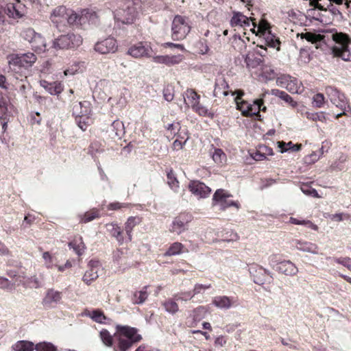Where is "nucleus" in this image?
Returning <instances> with one entry per match:
<instances>
[{
    "label": "nucleus",
    "mask_w": 351,
    "mask_h": 351,
    "mask_svg": "<svg viewBox=\"0 0 351 351\" xmlns=\"http://www.w3.org/2000/svg\"><path fill=\"white\" fill-rule=\"evenodd\" d=\"M9 71L15 74L22 73L31 67L36 61V56L33 53L12 54L8 56Z\"/></svg>",
    "instance_id": "obj_1"
},
{
    "label": "nucleus",
    "mask_w": 351,
    "mask_h": 351,
    "mask_svg": "<svg viewBox=\"0 0 351 351\" xmlns=\"http://www.w3.org/2000/svg\"><path fill=\"white\" fill-rule=\"evenodd\" d=\"M117 331L119 332L118 343L114 348V351H128L131 346L141 340V335L137 334L134 328L127 326H117Z\"/></svg>",
    "instance_id": "obj_2"
},
{
    "label": "nucleus",
    "mask_w": 351,
    "mask_h": 351,
    "mask_svg": "<svg viewBox=\"0 0 351 351\" xmlns=\"http://www.w3.org/2000/svg\"><path fill=\"white\" fill-rule=\"evenodd\" d=\"M332 39L335 43L331 47L333 56L344 61H351V49L349 47L350 40L348 35L336 32L332 34Z\"/></svg>",
    "instance_id": "obj_3"
},
{
    "label": "nucleus",
    "mask_w": 351,
    "mask_h": 351,
    "mask_svg": "<svg viewBox=\"0 0 351 351\" xmlns=\"http://www.w3.org/2000/svg\"><path fill=\"white\" fill-rule=\"evenodd\" d=\"M235 93L237 94L234 99L237 109L241 112L243 115L246 117L258 115L260 110L265 111L266 110L265 106H263V108H261L263 104L262 99H256L254 101L253 104H250L246 101L241 100V97L244 94L242 90L233 92L232 95H234Z\"/></svg>",
    "instance_id": "obj_4"
},
{
    "label": "nucleus",
    "mask_w": 351,
    "mask_h": 351,
    "mask_svg": "<svg viewBox=\"0 0 351 351\" xmlns=\"http://www.w3.org/2000/svg\"><path fill=\"white\" fill-rule=\"evenodd\" d=\"M191 29L189 19L180 15H176L171 23V37L174 40H183Z\"/></svg>",
    "instance_id": "obj_5"
},
{
    "label": "nucleus",
    "mask_w": 351,
    "mask_h": 351,
    "mask_svg": "<svg viewBox=\"0 0 351 351\" xmlns=\"http://www.w3.org/2000/svg\"><path fill=\"white\" fill-rule=\"evenodd\" d=\"M21 36L31 45L34 51L44 52L47 50L45 38L40 34L36 32L34 29L30 27L24 29L21 33Z\"/></svg>",
    "instance_id": "obj_6"
},
{
    "label": "nucleus",
    "mask_w": 351,
    "mask_h": 351,
    "mask_svg": "<svg viewBox=\"0 0 351 351\" xmlns=\"http://www.w3.org/2000/svg\"><path fill=\"white\" fill-rule=\"evenodd\" d=\"M325 92L330 102L342 111L336 115V118L338 119L346 114V111L350 106L344 94L332 86L326 87Z\"/></svg>",
    "instance_id": "obj_7"
},
{
    "label": "nucleus",
    "mask_w": 351,
    "mask_h": 351,
    "mask_svg": "<svg viewBox=\"0 0 351 351\" xmlns=\"http://www.w3.org/2000/svg\"><path fill=\"white\" fill-rule=\"evenodd\" d=\"M82 42V37L80 34L70 33L54 40L53 47L55 49H71L80 47Z\"/></svg>",
    "instance_id": "obj_8"
},
{
    "label": "nucleus",
    "mask_w": 351,
    "mask_h": 351,
    "mask_svg": "<svg viewBox=\"0 0 351 351\" xmlns=\"http://www.w3.org/2000/svg\"><path fill=\"white\" fill-rule=\"evenodd\" d=\"M232 195L223 189H218L214 193L213 197V202L214 205H217L221 210H226L230 206H234L237 209L240 208L239 203L238 202L230 199Z\"/></svg>",
    "instance_id": "obj_9"
},
{
    "label": "nucleus",
    "mask_w": 351,
    "mask_h": 351,
    "mask_svg": "<svg viewBox=\"0 0 351 351\" xmlns=\"http://www.w3.org/2000/svg\"><path fill=\"white\" fill-rule=\"evenodd\" d=\"M276 84L291 93H301L303 90L301 82L289 75H282L278 77Z\"/></svg>",
    "instance_id": "obj_10"
},
{
    "label": "nucleus",
    "mask_w": 351,
    "mask_h": 351,
    "mask_svg": "<svg viewBox=\"0 0 351 351\" xmlns=\"http://www.w3.org/2000/svg\"><path fill=\"white\" fill-rule=\"evenodd\" d=\"M136 9L133 6L127 5L125 8H119L114 12L116 21L123 24H131L136 18Z\"/></svg>",
    "instance_id": "obj_11"
},
{
    "label": "nucleus",
    "mask_w": 351,
    "mask_h": 351,
    "mask_svg": "<svg viewBox=\"0 0 351 351\" xmlns=\"http://www.w3.org/2000/svg\"><path fill=\"white\" fill-rule=\"evenodd\" d=\"M192 217L188 213H181L175 217L169 229L171 232L180 234L187 229L189 223L191 221Z\"/></svg>",
    "instance_id": "obj_12"
},
{
    "label": "nucleus",
    "mask_w": 351,
    "mask_h": 351,
    "mask_svg": "<svg viewBox=\"0 0 351 351\" xmlns=\"http://www.w3.org/2000/svg\"><path fill=\"white\" fill-rule=\"evenodd\" d=\"M101 271L102 266L99 261H90L88 265V269L83 276L84 282L87 285H90L99 277V273Z\"/></svg>",
    "instance_id": "obj_13"
},
{
    "label": "nucleus",
    "mask_w": 351,
    "mask_h": 351,
    "mask_svg": "<svg viewBox=\"0 0 351 351\" xmlns=\"http://www.w3.org/2000/svg\"><path fill=\"white\" fill-rule=\"evenodd\" d=\"M189 189L198 199L208 197L211 193L210 188L199 180L191 181Z\"/></svg>",
    "instance_id": "obj_14"
},
{
    "label": "nucleus",
    "mask_w": 351,
    "mask_h": 351,
    "mask_svg": "<svg viewBox=\"0 0 351 351\" xmlns=\"http://www.w3.org/2000/svg\"><path fill=\"white\" fill-rule=\"evenodd\" d=\"M117 41L113 38H107L95 45V50L101 54L114 53L117 51Z\"/></svg>",
    "instance_id": "obj_15"
},
{
    "label": "nucleus",
    "mask_w": 351,
    "mask_h": 351,
    "mask_svg": "<svg viewBox=\"0 0 351 351\" xmlns=\"http://www.w3.org/2000/svg\"><path fill=\"white\" fill-rule=\"evenodd\" d=\"M230 22L233 27H249L250 31L255 32L254 21L241 12L234 13Z\"/></svg>",
    "instance_id": "obj_16"
},
{
    "label": "nucleus",
    "mask_w": 351,
    "mask_h": 351,
    "mask_svg": "<svg viewBox=\"0 0 351 351\" xmlns=\"http://www.w3.org/2000/svg\"><path fill=\"white\" fill-rule=\"evenodd\" d=\"M212 302L215 306L223 310H228L237 305V300L234 297L226 295L215 296Z\"/></svg>",
    "instance_id": "obj_17"
},
{
    "label": "nucleus",
    "mask_w": 351,
    "mask_h": 351,
    "mask_svg": "<svg viewBox=\"0 0 351 351\" xmlns=\"http://www.w3.org/2000/svg\"><path fill=\"white\" fill-rule=\"evenodd\" d=\"M68 10L64 6H60L54 9L51 20L57 27L64 25L66 23Z\"/></svg>",
    "instance_id": "obj_18"
},
{
    "label": "nucleus",
    "mask_w": 351,
    "mask_h": 351,
    "mask_svg": "<svg viewBox=\"0 0 351 351\" xmlns=\"http://www.w3.org/2000/svg\"><path fill=\"white\" fill-rule=\"evenodd\" d=\"M6 12L9 17L20 19L25 14V5L19 0H16V3H10L7 5Z\"/></svg>",
    "instance_id": "obj_19"
},
{
    "label": "nucleus",
    "mask_w": 351,
    "mask_h": 351,
    "mask_svg": "<svg viewBox=\"0 0 351 351\" xmlns=\"http://www.w3.org/2000/svg\"><path fill=\"white\" fill-rule=\"evenodd\" d=\"M62 299V293L54 290L49 289L47 291L45 296L43 299V304L44 306L50 308L56 306Z\"/></svg>",
    "instance_id": "obj_20"
},
{
    "label": "nucleus",
    "mask_w": 351,
    "mask_h": 351,
    "mask_svg": "<svg viewBox=\"0 0 351 351\" xmlns=\"http://www.w3.org/2000/svg\"><path fill=\"white\" fill-rule=\"evenodd\" d=\"M72 112L76 118L88 115L90 112V104L87 101H74L72 104Z\"/></svg>",
    "instance_id": "obj_21"
},
{
    "label": "nucleus",
    "mask_w": 351,
    "mask_h": 351,
    "mask_svg": "<svg viewBox=\"0 0 351 351\" xmlns=\"http://www.w3.org/2000/svg\"><path fill=\"white\" fill-rule=\"evenodd\" d=\"M276 270L287 276H295L298 272V267L290 261H283L278 263Z\"/></svg>",
    "instance_id": "obj_22"
},
{
    "label": "nucleus",
    "mask_w": 351,
    "mask_h": 351,
    "mask_svg": "<svg viewBox=\"0 0 351 351\" xmlns=\"http://www.w3.org/2000/svg\"><path fill=\"white\" fill-rule=\"evenodd\" d=\"M294 246L300 251L311 253L313 254H318L319 247L315 243L302 240H295L294 241Z\"/></svg>",
    "instance_id": "obj_23"
},
{
    "label": "nucleus",
    "mask_w": 351,
    "mask_h": 351,
    "mask_svg": "<svg viewBox=\"0 0 351 351\" xmlns=\"http://www.w3.org/2000/svg\"><path fill=\"white\" fill-rule=\"evenodd\" d=\"M13 109L14 106L10 103L9 97L0 92V117H2V115L12 116Z\"/></svg>",
    "instance_id": "obj_24"
},
{
    "label": "nucleus",
    "mask_w": 351,
    "mask_h": 351,
    "mask_svg": "<svg viewBox=\"0 0 351 351\" xmlns=\"http://www.w3.org/2000/svg\"><path fill=\"white\" fill-rule=\"evenodd\" d=\"M128 54L135 58H139L148 55L149 48L142 43L132 46L128 51Z\"/></svg>",
    "instance_id": "obj_25"
},
{
    "label": "nucleus",
    "mask_w": 351,
    "mask_h": 351,
    "mask_svg": "<svg viewBox=\"0 0 351 351\" xmlns=\"http://www.w3.org/2000/svg\"><path fill=\"white\" fill-rule=\"evenodd\" d=\"M40 84L51 95H58L63 90V86L60 82H54L50 83L46 80H41Z\"/></svg>",
    "instance_id": "obj_26"
},
{
    "label": "nucleus",
    "mask_w": 351,
    "mask_h": 351,
    "mask_svg": "<svg viewBox=\"0 0 351 351\" xmlns=\"http://www.w3.org/2000/svg\"><path fill=\"white\" fill-rule=\"evenodd\" d=\"M108 232L116 239V240L122 244L124 242V237L121 228L117 223H111L106 224Z\"/></svg>",
    "instance_id": "obj_27"
},
{
    "label": "nucleus",
    "mask_w": 351,
    "mask_h": 351,
    "mask_svg": "<svg viewBox=\"0 0 351 351\" xmlns=\"http://www.w3.org/2000/svg\"><path fill=\"white\" fill-rule=\"evenodd\" d=\"M71 249H73L75 253L81 256L84 254L86 246L81 237H75L72 241L69 243Z\"/></svg>",
    "instance_id": "obj_28"
},
{
    "label": "nucleus",
    "mask_w": 351,
    "mask_h": 351,
    "mask_svg": "<svg viewBox=\"0 0 351 351\" xmlns=\"http://www.w3.org/2000/svg\"><path fill=\"white\" fill-rule=\"evenodd\" d=\"M184 252H188V250L181 243L175 242L170 245L165 253V256H176Z\"/></svg>",
    "instance_id": "obj_29"
},
{
    "label": "nucleus",
    "mask_w": 351,
    "mask_h": 351,
    "mask_svg": "<svg viewBox=\"0 0 351 351\" xmlns=\"http://www.w3.org/2000/svg\"><path fill=\"white\" fill-rule=\"evenodd\" d=\"M43 259L44 261V265L47 269H53L58 266V258L55 254H51L49 252H45L42 254Z\"/></svg>",
    "instance_id": "obj_30"
},
{
    "label": "nucleus",
    "mask_w": 351,
    "mask_h": 351,
    "mask_svg": "<svg viewBox=\"0 0 351 351\" xmlns=\"http://www.w3.org/2000/svg\"><path fill=\"white\" fill-rule=\"evenodd\" d=\"M141 222V219L137 217H130L125 223V230L128 237V241H131L132 239L133 228Z\"/></svg>",
    "instance_id": "obj_31"
},
{
    "label": "nucleus",
    "mask_w": 351,
    "mask_h": 351,
    "mask_svg": "<svg viewBox=\"0 0 351 351\" xmlns=\"http://www.w3.org/2000/svg\"><path fill=\"white\" fill-rule=\"evenodd\" d=\"M111 135L121 138L125 133L124 125L122 121L116 120L112 122L110 127Z\"/></svg>",
    "instance_id": "obj_32"
},
{
    "label": "nucleus",
    "mask_w": 351,
    "mask_h": 351,
    "mask_svg": "<svg viewBox=\"0 0 351 351\" xmlns=\"http://www.w3.org/2000/svg\"><path fill=\"white\" fill-rule=\"evenodd\" d=\"M111 86V82L108 80H100L97 82L95 88V93H102L104 95H106L109 93Z\"/></svg>",
    "instance_id": "obj_33"
},
{
    "label": "nucleus",
    "mask_w": 351,
    "mask_h": 351,
    "mask_svg": "<svg viewBox=\"0 0 351 351\" xmlns=\"http://www.w3.org/2000/svg\"><path fill=\"white\" fill-rule=\"evenodd\" d=\"M176 301L177 300L174 299V297L173 298L166 300L162 303L165 311L172 315L178 313L179 311V307Z\"/></svg>",
    "instance_id": "obj_34"
},
{
    "label": "nucleus",
    "mask_w": 351,
    "mask_h": 351,
    "mask_svg": "<svg viewBox=\"0 0 351 351\" xmlns=\"http://www.w3.org/2000/svg\"><path fill=\"white\" fill-rule=\"evenodd\" d=\"M147 287H144L141 290L136 291L133 296V302L134 304H143L147 298L149 293L147 291Z\"/></svg>",
    "instance_id": "obj_35"
},
{
    "label": "nucleus",
    "mask_w": 351,
    "mask_h": 351,
    "mask_svg": "<svg viewBox=\"0 0 351 351\" xmlns=\"http://www.w3.org/2000/svg\"><path fill=\"white\" fill-rule=\"evenodd\" d=\"M86 315L90 317L95 322L103 324L105 322L106 319V317L104 315V313L100 310H93L91 311H88L86 313Z\"/></svg>",
    "instance_id": "obj_36"
},
{
    "label": "nucleus",
    "mask_w": 351,
    "mask_h": 351,
    "mask_svg": "<svg viewBox=\"0 0 351 351\" xmlns=\"http://www.w3.org/2000/svg\"><path fill=\"white\" fill-rule=\"evenodd\" d=\"M167 184L172 191L178 193L180 189L179 182L172 170L167 173Z\"/></svg>",
    "instance_id": "obj_37"
},
{
    "label": "nucleus",
    "mask_w": 351,
    "mask_h": 351,
    "mask_svg": "<svg viewBox=\"0 0 351 351\" xmlns=\"http://www.w3.org/2000/svg\"><path fill=\"white\" fill-rule=\"evenodd\" d=\"M346 161V155L341 154L339 157L332 163L330 168L334 171H341L344 169Z\"/></svg>",
    "instance_id": "obj_38"
},
{
    "label": "nucleus",
    "mask_w": 351,
    "mask_h": 351,
    "mask_svg": "<svg viewBox=\"0 0 351 351\" xmlns=\"http://www.w3.org/2000/svg\"><path fill=\"white\" fill-rule=\"evenodd\" d=\"M15 351H33L34 346L32 342L27 341H19L13 346Z\"/></svg>",
    "instance_id": "obj_39"
},
{
    "label": "nucleus",
    "mask_w": 351,
    "mask_h": 351,
    "mask_svg": "<svg viewBox=\"0 0 351 351\" xmlns=\"http://www.w3.org/2000/svg\"><path fill=\"white\" fill-rule=\"evenodd\" d=\"M212 157L215 163L222 165L226 162V155L221 149H215Z\"/></svg>",
    "instance_id": "obj_40"
},
{
    "label": "nucleus",
    "mask_w": 351,
    "mask_h": 351,
    "mask_svg": "<svg viewBox=\"0 0 351 351\" xmlns=\"http://www.w3.org/2000/svg\"><path fill=\"white\" fill-rule=\"evenodd\" d=\"M195 48L198 53L204 55L209 51L208 42L206 39H199L195 45Z\"/></svg>",
    "instance_id": "obj_41"
},
{
    "label": "nucleus",
    "mask_w": 351,
    "mask_h": 351,
    "mask_svg": "<svg viewBox=\"0 0 351 351\" xmlns=\"http://www.w3.org/2000/svg\"><path fill=\"white\" fill-rule=\"evenodd\" d=\"M186 98L189 101L193 107L194 104H196L199 101V95L193 90H187L184 95V99L186 101Z\"/></svg>",
    "instance_id": "obj_42"
},
{
    "label": "nucleus",
    "mask_w": 351,
    "mask_h": 351,
    "mask_svg": "<svg viewBox=\"0 0 351 351\" xmlns=\"http://www.w3.org/2000/svg\"><path fill=\"white\" fill-rule=\"evenodd\" d=\"M278 147L280 149V152L283 153L287 152L290 149L294 152H297L300 149V145H293L291 142H289L287 143L284 142H278Z\"/></svg>",
    "instance_id": "obj_43"
},
{
    "label": "nucleus",
    "mask_w": 351,
    "mask_h": 351,
    "mask_svg": "<svg viewBox=\"0 0 351 351\" xmlns=\"http://www.w3.org/2000/svg\"><path fill=\"white\" fill-rule=\"evenodd\" d=\"M265 40L266 44L271 47H278L280 42L277 38L271 34V32H268L266 34L262 35Z\"/></svg>",
    "instance_id": "obj_44"
},
{
    "label": "nucleus",
    "mask_w": 351,
    "mask_h": 351,
    "mask_svg": "<svg viewBox=\"0 0 351 351\" xmlns=\"http://www.w3.org/2000/svg\"><path fill=\"white\" fill-rule=\"evenodd\" d=\"M298 36H300L302 38H304L311 43H317L322 40L321 35L311 32L302 33L301 34H298Z\"/></svg>",
    "instance_id": "obj_45"
},
{
    "label": "nucleus",
    "mask_w": 351,
    "mask_h": 351,
    "mask_svg": "<svg viewBox=\"0 0 351 351\" xmlns=\"http://www.w3.org/2000/svg\"><path fill=\"white\" fill-rule=\"evenodd\" d=\"M268 32H270L269 24L265 21H261L259 23L258 25H256L255 32H252L255 33L256 35H259L260 36H261L262 35L266 34Z\"/></svg>",
    "instance_id": "obj_46"
},
{
    "label": "nucleus",
    "mask_w": 351,
    "mask_h": 351,
    "mask_svg": "<svg viewBox=\"0 0 351 351\" xmlns=\"http://www.w3.org/2000/svg\"><path fill=\"white\" fill-rule=\"evenodd\" d=\"M99 337L104 344L108 347L112 346V337L107 330H102L99 332Z\"/></svg>",
    "instance_id": "obj_47"
},
{
    "label": "nucleus",
    "mask_w": 351,
    "mask_h": 351,
    "mask_svg": "<svg viewBox=\"0 0 351 351\" xmlns=\"http://www.w3.org/2000/svg\"><path fill=\"white\" fill-rule=\"evenodd\" d=\"M82 22V17L79 16V15L72 11L69 10L67 12V19H66V23L73 25V24H77V23H81Z\"/></svg>",
    "instance_id": "obj_48"
},
{
    "label": "nucleus",
    "mask_w": 351,
    "mask_h": 351,
    "mask_svg": "<svg viewBox=\"0 0 351 351\" xmlns=\"http://www.w3.org/2000/svg\"><path fill=\"white\" fill-rule=\"evenodd\" d=\"M325 103V97L322 93H317L313 97L312 104L314 107L322 108Z\"/></svg>",
    "instance_id": "obj_49"
},
{
    "label": "nucleus",
    "mask_w": 351,
    "mask_h": 351,
    "mask_svg": "<svg viewBox=\"0 0 351 351\" xmlns=\"http://www.w3.org/2000/svg\"><path fill=\"white\" fill-rule=\"evenodd\" d=\"M90 121L91 120L88 115H84L76 118V122L79 128L83 131H85L87 129V127L89 125Z\"/></svg>",
    "instance_id": "obj_50"
},
{
    "label": "nucleus",
    "mask_w": 351,
    "mask_h": 351,
    "mask_svg": "<svg viewBox=\"0 0 351 351\" xmlns=\"http://www.w3.org/2000/svg\"><path fill=\"white\" fill-rule=\"evenodd\" d=\"M289 221L293 224L306 225V226H308V227L311 228V229H313L314 230H318L317 226L314 224V223H313L310 221L299 220V219L293 218V217H291Z\"/></svg>",
    "instance_id": "obj_51"
},
{
    "label": "nucleus",
    "mask_w": 351,
    "mask_h": 351,
    "mask_svg": "<svg viewBox=\"0 0 351 351\" xmlns=\"http://www.w3.org/2000/svg\"><path fill=\"white\" fill-rule=\"evenodd\" d=\"M306 117L308 119L312 121H319L324 122L326 121V117L323 112H306Z\"/></svg>",
    "instance_id": "obj_52"
},
{
    "label": "nucleus",
    "mask_w": 351,
    "mask_h": 351,
    "mask_svg": "<svg viewBox=\"0 0 351 351\" xmlns=\"http://www.w3.org/2000/svg\"><path fill=\"white\" fill-rule=\"evenodd\" d=\"M174 299L177 301L187 302L193 298L194 295L189 291L178 293L173 295Z\"/></svg>",
    "instance_id": "obj_53"
},
{
    "label": "nucleus",
    "mask_w": 351,
    "mask_h": 351,
    "mask_svg": "<svg viewBox=\"0 0 351 351\" xmlns=\"http://www.w3.org/2000/svg\"><path fill=\"white\" fill-rule=\"evenodd\" d=\"M36 351H56V347L51 343L43 342L37 344Z\"/></svg>",
    "instance_id": "obj_54"
},
{
    "label": "nucleus",
    "mask_w": 351,
    "mask_h": 351,
    "mask_svg": "<svg viewBox=\"0 0 351 351\" xmlns=\"http://www.w3.org/2000/svg\"><path fill=\"white\" fill-rule=\"evenodd\" d=\"M300 189L302 193L306 195H310L314 197H319L317 191L307 184L302 185Z\"/></svg>",
    "instance_id": "obj_55"
},
{
    "label": "nucleus",
    "mask_w": 351,
    "mask_h": 351,
    "mask_svg": "<svg viewBox=\"0 0 351 351\" xmlns=\"http://www.w3.org/2000/svg\"><path fill=\"white\" fill-rule=\"evenodd\" d=\"M333 261L351 271V258L349 257L333 258Z\"/></svg>",
    "instance_id": "obj_56"
},
{
    "label": "nucleus",
    "mask_w": 351,
    "mask_h": 351,
    "mask_svg": "<svg viewBox=\"0 0 351 351\" xmlns=\"http://www.w3.org/2000/svg\"><path fill=\"white\" fill-rule=\"evenodd\" d=\"M98 217V211L97 210H92L84 214L83 218L82 219V221L84 223H87L95 219V218H97Z\"/></svg>",
    "instance_id": "obj_57"
},
{
    "label": "nucleus",
    "mask_w": 351,
    "mask_h": 351,
    "mask_svg": "<svg viewBox=\"0 0 351 351\" xmlns=\"http://www.w3.org/2000/svg\"><path fill=\"white\" fill-rule=\"evenodd\" d=\"M211 287L210 284L208 285H202V284H196L194 286V289L193 290V294L194 295L204 293L206 289H208Z\"/></svg>",
    "instance_id": "obj_58"
},
{
    "label": "nucleus",
    "mask_w": 351,
    "mask_h": 351,
    "mask_svg": "<svg viewBox=\"0 0 351 351\" xmlns=\"http://www.w3.org/2000/svg\"><path fill=\"white\" fill-rule=\"evenodd\" d=\"M19 91L22 94L25 95L26 93V90L29 88V84L27 81L26 77L24 79H21L19 84L17 85Z\"/></svg>",
    "instance_id": "obj_59"
},
{
    "label": "nucleus",
    "mask_w": 351,
    "mask_h": 351,
    "mask_svg": "<svg viewBox=\"0 0 351 351\" xmlns=\"http://www.w3.org/2000/svg\"><path fill=\"white\" fill-rule=\"evenodd\" d=\"M163 97L167 101H171L173 99L174 93L173 88L171 86H167L163 90Z\"/></svg>",
    "instance_id": "obj_60"
},
{
    "label": "nucleus",
    "mask_w": 351,
    "mask_h": 351,
    "mask_svg": "<svg viewBox=\"0 0 351 351\" xmlns=\"http://www.w3.org/2000/svg\"><path fill=\"white\" fill-rule=\"evenodd\" d=\"M167 65H173L180 63L183 60V56L182 55H173L167 56Z\"/></svg>",
    "instance_id": "obj_61"
},
{
    "label": "nucleus",
    "mask_w": 351,
    "mask_h": 351,
    "mask_svg": "<svg viewBox=\"0 0 351 351\" xmlns=\"http://www.w3.org/2000/svg\"><path fill=\"white\" fill-rule=\"evenodd\" d=\"M181 125L179 122H174L173 123L168 124L165 128L171 132V134L176 135V134L181 130Z\"/></svg>",
    "instance_id": "obj_62"
},
{
    "label": "nucleus",
    "mask_w": 351,
    "mask_h": 351,
    "mask_svg": "<svg viewBox=\"0 0 351 351\" xmlns=\"http://www.w3.org/2000/svg\"><path fill=\"white\" fill-rule=\"evenodd\" d=\"M272 93L279 97L280 98H281L287 103L289 101H292V97L284 91L276 89L272 90Z\"/></svg>",
    "instance_id": "obj_63"
},
{
    "label": "nucleus",
    "mask_w": 351,
    "mask_h": 351,
    "mask_svg": "<svg viewBox=\"0 0 351 351\" xmlns=\"http://www.w3.org/2000/svg\"><path fill=\"white\" fill-rule=\"evenodd\" d=\"M193 109L200 115L206 116L208 114V109L199 104V101L194 104Z\"/></svg>",
    "instance_id": "obj_64"
}]
</instances>
